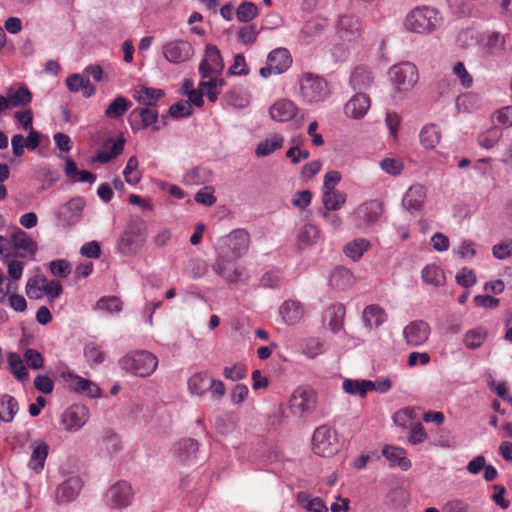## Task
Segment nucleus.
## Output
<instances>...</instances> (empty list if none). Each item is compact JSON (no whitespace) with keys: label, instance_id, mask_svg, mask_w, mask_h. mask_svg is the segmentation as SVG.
Returning a JSON list of instances; mask_svg holds the SVG:
<instances>
[{"label":"nucleus","instance_id":"nucleus-1","mask_svg":"<svg viewBox=\"0 0 512 512\" xmlns=\"http://www.w3.org/2000/svg\"><path fill=\"white\" fill-rule=\"evenodd\" d=\"M442 16L438 10L429 6L412 9L405 17L404 27L413 33L426 34L438 29Z\"/></svg>","mask_w":512,"mask_h":512},{"label":"nucleus","instance_id":"nucleus-2","mask_svg":"<svg viewBox=\"0 0 512 512\" xmlns=\"http://www.w3.org/2000/svg\"><path fill=\"white\" fill-rule=\"evenodd\" d=\"M119 366L128 373L145 378L157 369L158 358L149 351L137 350L120 358Z\"/></svg>","mask_w":512,"mask_h":512},{"label":"nucleus","instance_id":"nucleus-3","mask_svg":"<svg viewBox=\"0 0 512 512\" xmlns=\"http://www.w3.org/2000/svg\"><path fill=\"white\" fill-rule=\"evenodd\" d=\"M300 98L303 102L314 104L322 102L329 95L327 81L314 73L304 72L299 80Z\"/></svg>","mask_w":512,"mask_h":512},{"label":"nucleus","instance_id":"nucleus-4","mask_svg":"<svg viewBox=\"0 0 512 512\" xmlns=\"http://www.w3.org/2000/svg\"><path fill=\"white\" fill-rule=\"evenodd\" d=\"M340 449L337 433L327 425L317 427L312 436V450L321 457L335 455Z\"/></svg>","mask_w":512,"mask_h":512},{"label":"nucleus","instance_id":"nucleus-5","mask_svg":"<svg viewBox=\"0 0 512 512\" xmlns=\"http://www.w3.org/2000/svg\"><path fill=\"white\" fill-rule=\"evenodd\" d=\"M389 77L398 91L406 92L411 90L418 82V69L411 62H402L393 65L389 69Z\"/></svg>","mask_w":512,"mask_h":512},{"label":"nucleus","instance_id":"nucleus-6","mask_svg":"<svg viewBox=\"0 0 512 512\" xmlns=\"http://www.w3.org/2000/svg\"><path fill=\"white\" fill-rule=\"evenodd\" d=\"M291 65L292 56L288 49L276 48L268 54L267 65L262 67L259 73L262 77L267 78L271 74L278 75L284 73Z\"/></svg>","mask_w":512,"mask_h":512},{"label":"nucleus","instance_id":"nucleus-7","mask_svg":"<svg viewBox=\"0 0 512 512\" xmlns=\"http://www.w3.org/2000/svg\"><path fill=\"white\" fill-rule=\"evenodd\" d=\"M363 33L362 21L353 14H344L339 17L336 24L338 38L347 43L357 41Z\"/></svg>","mask_w":512,"mask_h":512},{"label":"nucleus","instance_id":"nucleus-8","mask_svg":"<svg viewBox=\"0 0 512 512\" xmlns=\"http://www.w3.org/2000/svg\"><path fill=\"white\" fill-rule=\"evenodd\" d=\"M236 259H229L219 255L212 265L213 271L223 278L227 283H237L243 280L245 268L235 262Z\"/></svg>","mask_w":512,"mask_h":512},{"label":"nucleus","instance_id":"nucleus-9","mask_svg":"<svg viewBox=\"0 0 512 512\" xmlns=\"http://www.w3.org/2000/svg\"><path fill=\"white\" fill-rule=\"evenodd\" d=\"M317 403L316 392L307 386H299L290 397V408L294 413L306 414L315 410Z\"/></svg>","mask_w":512,"mask_h":512},{"label":"nucleus","instance_id":"nucleus-10","mask_svg":"<svg viewBox=\"0 0 512 512\" xmlns=\"http://www.w3.org/2000/svg\"><path fill=\"white\" fill-rule=\"evenodd\" d=\"M162 54L168 62L180 64L193 56L194 49L186 40H171L163 45Z\"/></svg>","mask_w":512,"mask_h":512},{"label":"nucleus","instance_id":"nucleus-11","mask_svg":"<svg viewBox=\"0 0 512 512\" xmlns=\"http://www.w3.org/2000/svg\"><path fill=\"white\" fill-rule=\"evenodd\" d=\"M86 201L81 196L71 198L57 210V219L64 226H72L80 221Z\"/></svg>","mask_w":512,"mask_h":512},{"label":"nucleus","instance_id":"nucleus-12","mask_svg":"<svg viewBox=\"0 0 512 512\" xmlns=\"http://www.w3.org/2000/svg\"><path fill=\"white\" fill-rule=\"evenodd\" d=\"M134 492L126 481H119L112 485L106 493L107 503L114 508H125L132 503Z\"/></svg>","mask_w":512,"mask_h":512},{"label":"nucleus","instance_id":"nucleus-13","mask_svg":"<svg viewBox=\"0 0 512 512\" xmlns=\"http://www.w3.org/2000/svg\"><path fill=\"white\" fill-rule=\"evenodd\" d=\"M384 212L383 203L378 199L368 200L358 206L356 210V217L365 227H370L379 222Z\"/></svg>","mask_w":512,"mask_h":512},{"label":"nucleus","instance_id":"nucleus-14","mask_svg":"<svg viewBox=\"0 0 512 512\" xmlns=\"http://www.w3.org/2000/svg\"><path fill=\"white\" fill-rule=\"evenodd\" d=\"M89 419V410L84 405H72L62 415V425L68 432L81 429Z\"/></svg>","mask_w":512,"mask_h":512},{"label":"nucleus","instance_id":"nucleus-15","mask_svg":"<svg viewBox=\"0 0 512 512\" xmlns=\"http://www.w3.org/2000/svg\"><path fill=\"white\" fill-rule=\"evenodd\" d=\"M224 68L223 60L219 49L215 45H207L205 58L199 66L202 78H209L211 75H219Z\"/></svg>","mask_w":512,"mask_h":512},{"label":"nucleus","instance_id":"nucleus-16","mask_svg":"<svg viewBox=\"0 0 512 512\" xmlns=\"http://www.w3.org/2000/svg\"><path fill=\"white\" fill-rule=\"evenodd\" d=\"M157 121L158 111L156 108H136L130 114V125L133 131L150 126H152L153 131H158L160 127L156 125Z\"/></svg>","mask_w":512,"mask_h":512},{"label":"nucleus","instance_id":"nucleus-17","mask_svg":"<svg viewBox=\"0 0 512 512\" xmlns=\"http://www.w3.org/2000/svg\"><path fill=\"white\" fill-rule=\"evenodd\" d=\"M430 326L423 320H415L403 329V336L409 346L417 347L424 344L430 335Z\"/></svg>","mask_w":512,"mask_h":512},{"label":"nucleus","instance_id":"nucleus-18","mask_svg":"<svg viewBox=\"0 0 512 512\" xmlns=\"http://www.w3.org/2000/svg\"><path fill=\"white\" fill-rule=\"evenodd\" d=\"M224 243L229 249L232 258L239 259L248 251L250 236L246 230L236 229L225 237Z\"/></svg>","mask_w":512,"mask_h":512},{"label":"nucleus","instance_id":"nucleus-19","mask_svg":"<svg viewBox=\"0 0 512 512\" xmlns=\"http://www.w3.org/2000/svg\"><path fill=\"white\" fill-rule=\"evenodd\" d=\"M426 200V190L420 185H412L405 193L402 204L411 214L419 213Z\"/></svg>","mask_w":512,"mask_h":512},{"label":"nucleus","instance_id":"nucleus-20","mask_svg":"<svg viewBox=\"0 0 512 512\" xmlns=\"http://www.w3.org/2000/svg\"><path fill=\"white\" fill-rule=\"evenodd\" d=\"M298 112V107L294 102L288 99H280L269 108L270 117L277 122H287L292 120Z\"/></svg>","mask_w":512,"mask_h":512},{"label":"nucleus","instance_id":"nucleus-21","mask_svg":"<svg viewBox=\"0 0 512 512\" xmlns=\"http://www.w3.org/2000/svg\"><path fill=\"white\" fill-rule=\"evenodd\" d=\"M62 376L69 388L77 393H83L90 397L98 396L100 393V388L90 380L72 373H63Z\"/></svg>","mask_w":512,"mask_h":512},{"label":"nucleus","instance_id":"nucleus-22","mask_svg":"<svg viewBox=\"0 0 512 512\" xmlns=\"http://www.w3.org/2000/svg\"><path fill=\"white\" fill-rule=\"evenodd\" d=\"M82 488V481L79 477H71L61 483L56 490V501L58 503H69L76 499Z\"/></svg>","mask_w":512,"mask_h":512},{"label":"nucleus","instance_id":"nucleus-23","mask_svg":"<svg viewBox=\"0 0 512 512\" xmlns=\"http://www.w3.org/2000/svg\"><path fill=\"white\" fill-rule=\"evenodd\" d=\"M144 242L139 229L128 228L119 239L121 253L130 255L136 253Z\"/></svg>","mask_w":512,"mask_h":512},{"label":"nucleus","instance_id":"nucleus-24","mask_svg":"<svg viewBox=\"0 0 512 512\" xmlns=\"http://www.w3.org/2000/svg\"><path fill=\"white\" fill-rule=\"evenodd\" d=\"M370 107V99L364 93L354 95L344 107L345 114L354 119L362 118Z\"/></svg>","mask_w":512,"mask_h":512},{"label":"nucleus","instance_id":"nucleus-25","mask_svg":"<svg viewBox=\"0 0 512 512\" xmlns=\"http://www.w3.org/2000/svg\"><path fill=\"white\" fill-rule=\"evenodd\" d=\"M125 141L122 138L117 140L108 139L104 142L103 147L94 157V161L99 163H107L123 152Z\"/></svg>","mask_w":512,"mask_h":512},{"label":"nucleus","instance_id":"nucleus-26","mask_svg":"<svg viewBox=\"0 0 512 512\" xmlns=\"http://www.w3.org/2000/svg\"><path fill=\"white\" fill-rule=\"evenodd\" d=\"M32 453L29 460V467L39 473L43 468L48 456L49 446L42 440H35L30 444Z\"/></svg>","mask_w":512,"mask_h":512},{"label":"nucleus","instance_id":"nucleus-27","mask_svg":"<svg viewBox=\"0 0 512 512\" xmlns=\"http://www.w3.org/2000/svg\"><path fill=\"white\" fill-rule=\"evenodd\" d=\"M6 95L10 108L26 107L32 102L33 99L32 92L25 85L10 87L7 89Z\"/></svg>","mask_w":512,"mask_h":512},{"label":"nucleus","instance_id":"nucleus-28","mask_svg":"<svg viewBox=\"0 0 512 512\" xmlns=\"http://www.w3.org/2000/svg\"><path fill=\"white\" fill-rule=\"evenodd\" d=\"M66 86L73 93L81 91L85 98H90L96 93L95 86L78 73L71 74L66 78Z\"/></svg>","mask_w":512,"mask_h":512},{"label":"nucleus","instance_id":"nucleus-29","mask_svg":"<svg viewBox=\"0 0 512 512\" xmlns=\"http://www.w3.org/2000/svg\"><path fill=\"white\" fill-rule=\"evenodd\" d=\"M279 313L286 324L293 325L301 321L304 315V309L300 302L286 300L280 306Z\"/></svg>","mask_w":512,"mask_h":512},{"label":"nucleus","instance_id":"nucleus-30","mask_svg":"<svg viewBox=\"0 0 512 512\" xmlns=\"http://www.w3.org/2000/svg\"><path fill=\"white\" fill-rule=\"evenodd\" d=\"M374 76L372 72L365 66H357L351 73L350 85L355 91H364L373 83Z\"/></svg>","mask_w":512,"mask_h":512},{"label":"nucleus","instance_id":"nucleus-31","mask_svg":"<svg viewBox=\"0 0 512 512\" xmlns=\"http://www.w3.org/2000/svg\"><path fill=\"white\" fill-rule=\"evenodd\" d=\"M346 314V308L342 303L330 305L325 311V318L328 320V326L333 333L343 329V321Z\"/></svg>","mask_w":512,"mask_h":512},{"label":"nucleus","instance_id":"nucleus-32","mask_svg":"<svg viewBox=\"0 0 512 512\" xmlns=\"http://www.w3.org/2000/svg\"><path fill=\"white\" fill-rule=\"evenodd\" d=\"M355 282L352 272L344 267H337L330 275L329 283L333 289L343 291L350 288Z\"/></svg>","mask_w":512,"mask_h":512},{"label":"nucleus","instance_id":"nucleus-33","mask_svg":"<svg viewBox=\"0 0 512 512\" xmlns=\"http://www.w3.org/2000/svg\"><path fill=\"white\" fill-rule=\"evenodd\" d=\"M382 454L391 465H397L404 471L408 470L412 465L411 461L406 457V451L401 447L386 445L382 449Z\"/></svg>","mask_w":512,"mask_h":512},{"label":"nucleus","instance_id":"nucleus-34","mask_svg":"<svg viewBox=\"0 0 512 512\" xmlns=\"http://www.w3.org/2000/svg\"><path fill=\"white\" fill-rule=\"evenodd\" d=\"M163 96L164 91L162 89L150 88L143 85L138 86L134 93V98L137 102L151 108H155L157 101Z\"/></svg>","mask_w":512,"mask_h":512},{"label":"nucleus","instance_id":"nucleus-35","mask_svg":"<svg viewBox=\"0 0 512 512\" xmlns=\"http://www.w3.org/2000/svg\"><path fill=\"white\" fill-rule=\"evenodd\" d=\"M342 388L347 394L359 395L364 398L369 391L374 390L375 384L371 380L345 379L342 383Z\"/></svg>","mask_w":512,"mask_h":512},{"label":"nucleus","instance_id":"nucleus-36","mask_svg":"<svg viewBox=\"0 0 512 512\" xmlns=\"http://www.w3.org/2000/svg\"><path fill=\"white\" fill-rule=\"evenodd\" d=\"M387 319V314L385 310L380 307L379 305H369L367 306L363 311V321L366 326L372 328V327H379L381 324H383Z\"/></svg>","mask_w":512,"mask_h":512},{"label":"nucleus","instance_id":"nucleus-37","mask_svg":"<svg viewBox=\"0 0 512 512\" xmlns=\"http://www.w3.org/2000/svg\"><path fill=\"white\" fill-rule=\"evenodd\" d=\"M19 405L15 397L4 394L0 397V416L5 423H11L18 413Z\"/></svg>","mask_w":512,"mask_h":512},{"label":"nucleus","instance_id":"nucleus-38","mask_svg":"<svg viewBox=\"0 0 512 512\" xmlns=\"http://www.w3.org/2000/svg\"><path fill=\"white\" fill-rule=\"evenodd\" d=\"M420 143L427 149L435 148L441 139V132L437 125L427 124L425 125L419 134Z\"/></svg>","mask_w":512,"mask_h":512},{"label":"nucleus","instance_id":"nucleus-39","mask_svg":"<svg viewBox=\"0 0 512 512\" xmlns=\"http://www.w3.org/2000/svg\"><path fill=\"white\" fill-rule=\"evenodd\" d=\"M8 367H9L11 374L18 381L25 382L28 379L29 373L24 364V360L21 358V356L18 353H15V352L9 353Z\"/></svg>","mask_w":512,"mask_h":512},{"label":"nucleus","instance_id":"nucleus-40","mask_svg":"<svg viewBox=\"0 0 512 512\" xmlns=\"http://www.w3.org/2000/svg\"><path fill=\"white\" fill-rule=\"evenodd\" d=\"M132 106L130 100L124 96H117L105 110V116L110 119L121 118Z\"/></svg>","mask_w":512,"mask_h":512},{"label":"nucleus","instance_id":"nucleus-41","mask_svg":"<svg viewBox=\"0 0 512 512\" xmlns=\"http://www.w3.org/2000/svg\"><path fill=\"white\" fill-rule=\"evenodd\" d=\"M487 335L488 331L484 326L470 329L464 335V344L467 348L475 350L483 345Z\"/></svg>","mask_w":512,"mask_h":512},{"label":"nucleus","instance_id":"nucleus-42","mask_svg":"<svg viewBox=\"0 0 512 512\" xmlns=\"http://www.w3.org/2000/svg\"><path fill=\"white\" fill-rule=\"evenodd\" d=\"M370 248V242L365 238H357L348 242L344 248V254L354 261L359 260L364 252Z\"/></svg>","mask_w":512,"mask_h":512},{"label":"nucleus","instance_id":"nucleus-43","mask_svg":"<svg viewBox=\"0 0 512 512\" xmlns=\"http://www.w3.org/2000/svg\"><path fill=\"white\" fill-rule=\"evenodd\" d=\"M421 277L426 284L433 286H441L445 282L443 270L435 264L425 266L421 271Z\"/></svg>","mask_w":512,"mask_h":512},{"label":"nucleus","instance_id":"nucleus-44","mask_svg":"<svg viewBox=\"0 0 512 512\" xmlns=\"http://www.w3.org/2000/svg\"><path fill=\"white\" fill-rule=\"evenodd\" d=\"M283 137L279 134H274L270 138L261 141L256 148V155L258 157L268 156L274 151L280 149L283 145Z\"/></svg>","mask_w":512,"mask_h":512},{"label":"nucleus","instance_id":"nucleus-45","mask_svg":"<svg viewBox=\"0 0 512 512\" xmlns=\"http://www.w3.org/2000/svg\"><path fill=\"white\" fill-rule=\"evenodd\" d=\"M84 357L90 366H96L105 360V353L100 344L96 342H88L84 347Z\"/></svg>","mask_w":512,"mask_h":512},{"label":"nucleus","instance_id":"nucleus-46","mask_svg":"<svg viewBox=\"0 0 512 512\" xmlns=\"http://www.w3.org/2000/svg\"><path fill=\"white\" fill-rule=\"evenodd\" d=\"M235 14L239 22L248 23L258 16L259 9L252 1H242L235 10Z\"/></svg>","mask_w":512,"mask_h":512},{"label":"nucleus","instance_id":"nucleus-47","mask_svg":"<svg viewBox=\"0 0 512 512\" xmlns=\"http://www.w3.org/2000/svg\"><path fill=\"white\" fill-rule=\"evenodd\" d=\"M209 378L208 375L204 372L196 373L192 375L188 380V390L192 394H196L198 396H203L209 387L208 384Z\"/></svg>","mask_w":512,"mask_h":512},{"label":"nucleus","instance_id":"nucleus-48","mask_svg":"<svg viewBox=\"0 0 512 512\" xmlns=\"http://www.w3.org/2000/svg\"><path fill=\"white\" fill-rule=\"evenodd\" d=\"M322 201L326 210H338L346 202V194L338 190H329L328 192H323Z\"/></svg>","mask_w":512,"mask_h":512},{"label":"nucleus","instance_id":"nucleus-49","mask_svg":"<svg viewBox=\"0 0 512 512\" xmlns=\"http://www.w3.org/2000/svg\"><path fill=\"white\" fill-rule=\"evenodd\" d=\"M46 277L45 276H34L28 279L26 284V295L30 299H40L44 296Z\"/></svg>","mask_w":512,"mask_h":512},{"label":"nucleus","instance_id":"nucleus-50","mask_svg":"<svg viewBox=\"0 0 512 512\" xmlns=\"http://www.w3.org/2000/svg\"><path fill=\"white\" fill-rule=\"evenodd\" d=\"M487 52L490 55L499 56L505 51V38L499 32H492L487 36L485 43Z\"/></svg>","mask_w":512,"mask_h":512},{"label":"nucleus","instance_id":"nucleus-51","mask_svg":"<svg viewBox=\"0 0 512 512\" xmlns=\"http://www.w3.org/2000/svg\"><path fill=\"white\" fill-rule=\"evenodd\" d=\"M324 350V343L319 338L310 337L301 342V351L309 358H315L322 354Z\"/></svg>","mask_w":512,"mask_h":512},{"label":"nucleus","instance_id":"nucleus-52","mask_svg":"<svg viewBox=\"0 0 512 512\" xmlns=\"http://www.w3.org/2000/svg\"><path fill=\"white\" fill-rule=\"evenodd\" d=\"M11 240L16 249H20L26 252H32L34 250L35 243L29 235L23 230L16 228L11 235Z\"/></svg>","mask_w":512,"mask_h":512},{"label":"nucleus","instance_id":"nucleus-53","mask_svg":"<svg viewBox=\"0 0 512 512\" xmlns=\"http://www.w3.org/2000/svg\"><path fill=\"white\" fill-rule=\"evenodd\" d=\"M502 137V130L499 127H492L478 136V143L485 149L493 148Z\"/></svg>","mask_w":512,"mask_h":512},{"label":"nucleus","instance_id":"nucleus-54","mask_svg":"<svg viewBox=\"0 0 512 512\" xmlns=\"http://www.w3.org/2000/svg\"><path fill=\"white\" fill-rule=\"evenodd\" d=\"M319 238V230L316 226L312 224H306L304 225L299 233H298V240L302 245L309 246L314 243Z\"/></svg>","mask_w":512,"mask_h":512},{"label":"nucleus","instance_id":"nucleus-55","mask_svg":"<svg viewBox=\"0 0 512 512\" xmlns=\"http://www.w3.org/2000/svg\"><path fill=\"white\" fill-rule=\"evenodd\" d=\"M138 168V159L136 156H131L126 164V167L123 171L125 181L130 185H136L141 177L140 173L137 170Z\"/></svg>","mask_w":512,"mask_h":512},{"label":"nucleus","instance_id":"nucleus-56","mask_svg":"<svg viewBox=\"0 0 512 512\" xmlns=\"http://www.w3.org/2000/svg\"><path fill=\"white\" fill-rule=\"evenodd\" d=\"M97 308L109 313L122 310V301L116 296L102 297L97 302Z\"/></svg>","mask_w":512,"mask_h":512},{"label":"nucleus","instance_id":"nucleus-57","mask_svg":"<svg viewBox=\"0 0 512 512\" xmlns=\"http://www.w3.org/2000/svg\"><path fill=\"white\" fill-rule=\"evenodd\" d=\"M248 369L242 363H236L230 367H224L223 376L231 381L242 380L247 376Z\"/></svg>","mask_w":512,"mask_h":512},{"label":"nucleus","instance_id":"nucleus-58","mask_svg":"<svg viewBox=\"0 0 512 512\" xmlns=\"http://www.w3.org/2000/svg\"><path fill=\"white\" fill-rule=\"evenodd\" d=\"M103 448L110 454H117L121 449V441L117 434L108 431L102 440Z\"/></svg>","mask_w":512,"mask_h":512},{"label":"nucleus","instance_id":"nucleus-59","mask_svg":"<svg viewBox=\"0 0 512 512\" xmlns=\"http://www.w3.org/2000/svg\"><path fill=\"white\" fill-rule=\"evenodd\" d=\"M24 360L26 364L34 370L40 369L44 365V358L40 352L35 349L28 348L24 352Z\"/></svg>","mask_w":512,"mask_h":512},{"label":"nucleus","instance_id":"nucleus-60","mask_svg":"<svg viewBox=\"0 0 512 512\" xmlns=\"http://www.w3.org/2000/svg\"><path fill=\"white\" fill-rule=\"evenodd\" d=\"M51 273L59 278H66L71 273V265L66 260H54L49 264Z\"/></svg>","mask_w":512,"mask_h":512},{"label":"nucleus","instance_id":"nucleus-61","mask_svg":"<svg viewBox=\"0 0 512 512\" xmlns=\"http://www.w3.org/2000/svg\"><path fill=\"white\" fill-rule=\"evenodd\" d=\"M237 36L243 44H250L256 41L258 30L254 24L246 25L239 29Z\"/></svg>","mask_w":512,"mask_h":512},{"label":"nucleus","instance_id":"nucleus-62","mask_svg":"<svg viewBox=\"0 0 512 512\" xmlns=\"http://www.w3.org/2000/svg\"><path fill=\"white\" fill-rule=\"evenodd\" d=\"M453 74L460 80L462 86L469 88L473 84V78L462 62H457L453 67Z\"/></svg>","mask_w":512,"mask_h":512},{"label":"nucleus","instance_id":"nucleus-63","mask_svg":"<svg viewBox=\"0 0 512 512\" xmlns=\"http://www.w3.org/2000/svg\"><path fill=\"white\" fill-rule=\"evenodd\" d=\"M456 282L465 288H470L476 283L475 273L468 268H463L456 274Z\"/></svg>","mask_w":512,"mask_h":512},{"label":"nucleus","instance_id":"nucleus-64","mask_svg":"<svg viewBox=\"0 0 512 512\" xmlns=\"http://www.w3.org/2000/svg\"><path fill=\"white\" fill-rule=\"evenodd\" d=\"M492 254L496 259L504 260L512 255V239L496 244L492 248Z\"/></svg>","mask_w":512,"mask_h":512}]
</instances>
